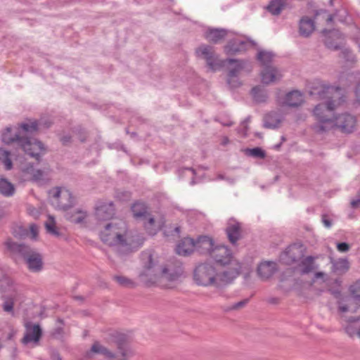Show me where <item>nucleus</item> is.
Masks as SVG:
<instances>
[{"label":"nucleus","instance_id":"a19ab883","mask_svg":"<svg viewBox=\"0 0 360 360\" xmlns=\"http://www.w3.org/2000/svg\"><path fill=\"white\" fill-rule=\"evenodd\" d=\"M45 227L49 233L59 236L60 233L56 226V221L53 217L49 216L48 220L45 222Z\"/></svg>","mask_w":360,"mask_h":360},{"label":"nucleus","instance_id":"864d4df0","mask_svg":"<svg viewBox=\"0 0 360 360\" xmlns=\"http://www.w3.org/2000/svg\"><path fill=\"white\" fill-rule=\"evenodd\" d=\"M63 328L62 327H57L54 328L51 333V336L54 338H59L63 335Z\"/></svg>","mask_w":360,"mask_h":360},{"label":"nucleus","instance_id":"de8ad7c7","mask_svg":"<svg viewBox=\"0 0 360 360\" xmlns=\"http://www.w3.org/2000/svg\"><path fill=\"white\" fill-rule=\"evenodd\" d=\"M340 50L341 52L339 54V57L345 59L347 61H350L352 60L353 55L352 51L349 49L342 47V49Z\"/></svg>","mask_w":360,"mask_h":360},{"label":"nucleus","instance_id":"603ef678","mask_svg":"<svg viewBox=\"0 0 360 360\" xmlns=\"http://www.w3.org/2000/svg\"><path fill=\"white\" fill-rule=\"evenodd\" d=\"M337 249L339 252H347L350 249V245L345 242L338 243L337 244Z\"/></svg>","mask_w":360,"mask_h":360},{"label":"nucleus","instance_id":"4468645a","mask_svg":"<svg viewBox=\"0 0 360 360\" xmlns=\"http://www.w3.org/2000/svg\"><path fill=\"white\" fill-rule=\"evenodd\" d=\"M27 269L34 273L40 272L44 268V262L42 255L32 249L28 256L24 259Z\"/></svg>","mask_w":360,"mask_h":360},{"label":"nucleus","instance_id":"9d476101","mask_svg":"<svg viewBox=\"0 0 360 360\" xmlns=\"http://www.w3.org/2000/svg\"><path fill=\"white\" fill-rule=\"evenodd\" d=\"M4 246L9 254V257L15 262L19 258L25 259L32 250L29 245L24 243L15 242L11 238H8L4 242Z\"/></svg>","mask_w":360,"mask_h":360},{"label":"nucleus","instance_id":"09e8293b","mask_svg":"<svg viewBox=\"0 0 360 360\" xmlns=\"http://www.w3.org/2000/svg\"><path fill=\"white\" fill-rule=\"evenodd\" d=\"M325 45L328 49L333 51L342 49V45L334 42L331 39H327L325 41Z\"/></svg>","mask_w":360,"mask_h":360},{"label":"nucleus","instance_id":"c03bdc74","mask_svg":"<svg viewBox=\"0 0 360 360\" xmlns=\"http://www.w3.org/2000/svg\"><path fill=\"white\" fill-rule=\"evenodd\" d=\"M349 292L356 300L360 301V279L349 287Z\"/></svg>","mask_w":360,"mask_h":360},{"label":"nucleus","instance_id":"5701e85b","mask_svg":"<svg viewBox=\"0 0 360 360\" xmlns=\"http://www.w3.org/2000/svg\"><path fill=\"white\" fill-rule=\"evenodd\" d=\"M195 240L190 237L182 238L176 247V252L178 255L188 256L195 251Z\"/></svg>","mask_w":360,"mask_h":360},{"label":"nucleus","instance_id":"f03ea898","mask_svg":"<svg viewBox=\"0 0 360 360\" xmlns=\"http://www.w3.org/2000/svg\"><path fill=\"white\" fill-rule=\"evenodd\" d=\"M100 238L105 244L115 247L120 255H128L136 251L145 240L140 235L129 233L126 223L122 220L106 224L100 232Z\"/></svg>","mask_w":360,"mask_h":360},{"label":"nucleus","instance_id":"2eb2a0df","mask_svg":"<svg viewBox=\"0 0 360 360\" xmlns=\"http://www.w3.org/2000/svg\"><path fill=\"white\" fill-rule=\"evenodd\" d=\"M195 251L200 255L209 257L215 246L213 238L208 236H199L195 240Z\"/></svg>","mask_w":360,"mask_h":360},{"label":"nucleus","instance_id":"8fccbe9b","mask_svg":"<svg viewBox=\"0 0 360 360\" xmlns=\"http://www.w3.org/2000/svg\"><path fill=\"white\" fill-rule=\"evenodd\" d=\"M227 83L231 88H237L241 85L238 77H228Z\"/></svg>","mask_w":360,"mask_h":360},{"label":"nucleus","instance_id":"3c124183","mask_svg":"<svg viewBox=\"0 0 360 360\" xmlns=\"http://www.w3.org/2000/svg\"><path fill=\"white\" fill-rule=\"evenodd\" d=\"M179 233H180V227L179 226H176L173 229H172V227H169V229L165 230L164 232V234L166 236H179Z\"/></svg>","mask_w":360,"mask_h":360},{"label":"nucleus","instance_id":"4c0bfd02","mask_svg":"<svg viewBox=\"0 0 360 360\" xmlns=\"http://www.w3.org/2000/svg\"><path fill=\"white\" fill-rule=\"evenodd\" d=\"M349 268V264L347 259H340L333 264V271L338 274L346 272Z\"/></svg>","mask_w":360,"mask_h":360},{"label":"nucleus","instance_id":"a878e982","mask_svg":"<svg viewBox=\"0 0 360 360\" xmlns=\"http://www.w3.org/2000/svg\"><path fill=\"white\" fill-rule=\"evenodd\" d=\"M276 264L273 262H261L257 269L259 277L262 280H267L276 271Z\"/></svg>","mask_w":360,"mask_h":360},{"label":"nucleus","instance_id":"6e6d98bb","mask_svg":"<svg viewBox=\"0 0 360 360\" xmlns=\"http://www.w3.org/2000/svg\"><path fill=\"white\" fill-rule=\"evenodd\" d=\"M72 138L70 135H64L60 138L63 146H68L72 142Z\"/></svg>","mask_w":360,"mask_h":360},{"label":"nucleus","instance_id":"39448f33","mask_svg":"<svg viewBox=\"0 0 360 360\" xmlns=\"http://www.w3.org/2000/svg\"><path fill=\"white\" fill-rule=\"evenodd\" d=\"M309 94L316 99H328V101H335V103H338L336 99L342 98V89L340 86L330 85V84L320 80L315 79L309 85Z\"/></svg>","mask_w":360,"mask_h":360},{"label":"nucleus","instance_id":"5fc2aeb1","mask_svg":"<svg viewBox=\"0 0 360 360\" xmlns=\"http://www.w3.org/2000/svg\"><path fill=\"white\" fill-rule=\"evenodd\" d=\"M345 332L347 333V334H348L350 337H353L355 335H357L358 330H356V328L354 326H352V325L347 326L345 327Z\"/></svg>","mask_w":360,"mask_h":360},{"label":"nucleus","instance_id":"e2e57ef3","mask_svg":"<svg viewBox=\"0 0 360 360\" xmlns=\"http://www.w3.org/2000/svg\"><path fill=\"white\" fill-rule=\"evenodd\" d=\"M13 236L15 237V238H25L26 236H27V230L25 229H22V231L19 233H16V232H14L13 233Z\"/></svg>","mask_w":360,"mask_h":360},{"label":"nucleus","instance_id":"393cba45","mask_svg":"<svg viewBox=\"0 0 360 360\" xmlns=\"http://www.w3.org/2000/svg\"><path fill=\"white\" fill-rule=\"evenodd\" d=\"M303 103L302 94L297 90H292L287 93L281 105L282 106H288L296 108L300 106Z\"/></svg>","mask_w":360,"mask_h":360},{"label":"nucleus","instance_id":"4be33fe9","mask_svg":"<svg viewBox=\"0 0 360 360\" xmlns=\"http://www.w3.org/2000/svg\"><path fill=\"white\" fill-rule=\"evenodd\" d=\"M303 256L302 249L296 245L288 247L282 255V259L285 261L287 264H293L299 261Z\"/></svg>","mask_w":360,"mask_h":360},{"label":"nucleus","instance_id":"338daca9","mask_svg":"<svg viewBox=\"0 0 360 360\" xmlns=\"http://www.w3.org/2000/svg\"><path fill=\"white\" fill-rule=\"evenodd\" d=\"M217 179L227 180V181H230L231 183H233L234 182V179H233L226 178L223 174H218L217 175Z\"/></svg>","mask_w":360,"mask_h":360},{"label":"nucleus","instance_id":"6ab92c4d","mask_svg":"<svg viewBox=\"0 0 360 360\" xmlns=\"http://www.w3.org/2000/svg\"><path fill=\"white\" fill-rule=\"evenodd\" d=\"M142 220L144 221L143 226L146 232L150 236L157 234V233L163 228L165 224L164 219L156 221L150 213L147 215V217H145Z\"/></svg>","mask_w":360,"mask_h":360},{"label":"nucleus","instance_id":"49530a36","mask_svg":"<svg viewBox=\"0 0 360 360\" xmlns=\"http://www.w3.org/2000/svg\"><path fill=\"white\" fill-rule=\"evenodd\" d=\"M249 301H250L249 298L244 299L240 302H238L233 304L231 307H228L227 309H225V311H231V310H238L240 309H242L246 306V304L249 302Z\"/></svg>","mask_w":360,"mask_h":360},{"label":"nucleus","instance_id":"f257e3e1","mask_svg":"<svg viewBox=\"0 0 360 360\" xmlns=\"http://www.w3.org/2000/svg\"><path fill=\"white\" fill-rule=\"evenodd\" d=\"M41 125V120L26 119L25 122L18 124V130L13 134L11 133V128L7 127L2 134V141L6 145H13L16 148L21 149L39 162L41 155L46 152V148L41 141L31 136L38 133Z\"/></svg>","mask_w":360,"mask_h":360},{"label":"nucleus","instance_id":"58836bf2","mask_svg":"<svg viewBox=\"0 0 360 360\" xmlns=\"http://www.w3.org/2000/svg\"><path fill=\"white\" fill-rule=\"evenodd\" d=\"M112 279L122 287L134 288L136 285L132 280L124 276H113Z\"/></svg>","mask_w":360,"mask_h":360},{"label":"nucleus","instance_id":"37998d69","mask_svg":"<svg viewBox=\"0 0 360 360\" xmlns=\"http://www.w3.org/2000/svg\"><path fill=\"white\" fill-rule=\"evenodd\" d=\"M72 132L78 138L80 142L84 143L88 137L87 131L81 126H77L72 129Z\"/></svg>","mask_w":360,"mask_h":360},{"label":"nucleus","instance_id":"f8f14e48","mask_svg":"<svg viewBox=\"0 0 360 360\" xmlns=\"http://www.w3.org/2000/svg\"><path fill=\"white\" fill-rule=\"evenodd\" d=\"M229 269L220 274L217 273V283L215 287L220 288L231 283L241 271V264L239 262H233L228 265Z\"/></svg>","mask_w":360,"mask_h":360},{"label":"nucleus","instance_id":"e433bc0d","mask_svg":"<svg viewBox=\"0 0 360 360\" xmlns=\"http://www.w3.org/2000/svg\"><path fill=\"white\" fill-rule=\"evenodd\" d=\"M243 151L246 155L255 158L264 159L266 157L265 150H264L260 147H255L254 148H245Z\"/></svg>","mask_w":360,"mask_h":360},{"label":"nucleus","instance_id":"c9c22d12","mask_svg":"<svg viewBox=\"0 0 360 360\" xmlns=\"http://www.w3.org/2000/svg\"><path fill=\"white\" fill-rule=\"evenodd\" d=\"M274 56V55L271 52L260 51L257 53V58L265 68L267 65H271Z\"/></svg>","mask_w":360,"mask_h":360},{"label":"nucleus","instance_id":"2f4dec72","mask_svg":"<svg viewBox=\"0 0 360 360\" xmlns=\"http://www.w3.org/2000/svg\"><path fill=\"white\" fill-rule=\"evenodd\" d=\"M15 186L6 178L0 179V193L4 196L10 197L15 193Z\"/></svg>","mask_w":360,"mask_h":360},{"label":"nucleus","instance_id":"1a4fd4ad","mask_svg":"<svg viewBox=\"0 0 360 360\" xmlns=\"http://www.w3.org/2000/svg\"><path fill=\"white\" fill-rule=\"evenodd\" d=\"M210 257L219 266L225 267L233 262H238L233 257L232 250L226 245H215L211 251Z\"/></svg>","mask_w":360,"mask_h":360},{"label":"nucleus","instance_id":"bf43d9fd","mask_svg":"<svg viewBox=\"0 0 360 360\" xmlns=\"http://www.w3.org/2000/svg\"><path fill=\"white\" fill-rule=\"evenodd\" d=\"M322 279L323 281H326V274L323 272H316L314 274V278L312 279V282L314 283L317 279Z\"/></svg>","mask_w":360,"mask_h":360},{"label":"nucleus","instance_id":"f3484780","mask_svg":"<svg viewBox=\"0 0 360 360\" xmlns=\"http://www.w3.org/2000/svg\"><path fill=\"white\" fill-rule=\"evenodd\" d=\"M225 231L229 241L233 245L241 238V224L233 219H229Z\"/></svg>","mask_w":360,"mask_h":360},{"label":"nucleus","instance_id":"20e7f679","mask_svg":"<svg viewBox=\"0 0 360 360\" xmlns=\"http://www.w3.org/2000/svg\"><path fill=\"white\" fill-rule=\"evenodd\" d=\"M105 339L108 344L116 347V353L111 352L98 342L93 344L91 351L102 354L110 360H129V358L134 355L130 347L131 338L129 335L118 330H110L106 333Z\"/></svg>","mask_w":360,"mask_h":360},{"label":"nucleus","instance_id":"cd10ccee","mask_svg":"<svg viewBox=\"0 0 360 360\" xmlns=\"http://www.w3.org/2000/svg\"><path fill=\"white\" fill-rule=\"evenodd\" d=\"M316 258V257L314 256H307L302 259L299 264L302 275L308 274L317 269V266L315 264V259Z\"/></svg>","mask_w":360,"mask_h":360},{"label":"nucleus","instance_id":"aec40b11","mask_svg":"<svg viewBox=\"0 0 360 360\" xmlns=\"http://www.w3.org/2000/svg\"><path fill=\"white\" fill-rule=\"evenodd\" d=\"M248 49V42L239 39L229 40L224 46V52L227 55H236L244 52Z\"/></svg>","mask_w":360,"mask_h":360},{"label":"nucleus","instance_id":"c85d7f7f","mask_svg":"<svg viewBox=\"0 0 360 360\" xmlns=\"http://www.w3.org/2000/svg\"><path fill=\"white\" fill-rule=\"evenodd\" d=\"M281 122V118L279 113L271 111L266 114L264 117V127L267 129H276L278 127Z\"/></svg>","mask_w":360,"mask_h":360},{"label":"nucleus","instance_id":"ddd939ff","mask_svg":"<svg viewBox=\"0 0 360 360\" xmlns=\"http://www.w3.org/2000/svg\"><path fill=\"white\" fill-rule=\"evenodd\" d=\"M115 214V205L112 202L99 201L95 210V215L98 220H108Z\"/></svg>","mask_w":360,"mask_h":360},{"label":"nucleus","instance_id":"0e129e2a","mask_svg":"<svg viewBox=\"0 0 360 360\" xmlns=\"http://www.w3.org/2000/svg\"><path fill=\"white\" fill-rule=\"evenodd\" d=\"M52 360H63L59 352L58 351H53L51 355Z\"/></svg>","mask_w":360,"mask_h":360},{"label":"nucleus","instance_id":"72a5a7b5","mask_svg":"<svg viewBox=\"0 0 360 360\" xmlns=\"http://www.w3.org/2000/svg\"><path fill=\"white\" fill-rule=\"evenodd\" d=\"M251 94L254 101L258 103H264L268 99L266 91L259 86H254L251 90Z\"/></svg>","mask_w":360,"mask_h":360},{"label":"nucleus","instance_id":"473e14b6","mask_svg":"<svg viewBox=\"0 0 360 360\" xmlns=\"http://www.w3.org/2000/svg\"><path fill=\"white\" fill-rule=\"evenodd\" d=\"M87 214L86 212L83 211L82 210H77L75 212H67L65 214V218L74 223V224H81L84 222V219L86 218Z\"/></svg>","mask_w":360,"mask_h":360},{"label":"nucleus","instance_id":"7c9ffc66","mask_svg":"<svg viewBox=\"0 0 360 360\" xmlns=\"http://www.w3.org/2000/svg\"><path fill=\"white\" fill-rule=\"evenodd\" d=\"M287 6V0H271L266 9L272 15H279Z\"/></svg>","mask_w":360,"mask_h":360},{"label":"nucleus","instance_id":"6e6552de","mask_svg":"<svg viewBox=\"0 0 360 360\" xmlns=\"http://www.w3.org/2000/svg\"><path fill=\"white\" fill-rule=\"evenodd\" d=\"M195 54L197 58L205 60L207 67L212 72H215L224 65V62L219 60L212 46L201 44L195 49Z\"/></svg>","mask_w":360,"mask_h":360},{"label":"nucleus","instance_id":"bb28decb","mask_svg":"<svg viewBox=\"0 0 360 360\" xmlns=\"http://www.w3.org/2000/svg\"><path fill=\"white\" fill-rule=\"evenodd\" d=\"M131 211L136 219H143L150 214L147 205L141 200H136L131 205Z\"/></svg>","mask_w":360,"mask_h":360},{"label":"nucleus","instance_id":"a211bd4d","mask_svg":"<svg viewBox=\"0 0 360 360\" xmlns=\"http://www.w3.org/2000/svg\"><path fill=\"white\" fill-rule=\"evenodd\" d=\"M42 331L39 324L26 326V333L22 339V342L27 345L30 342L38 343L41 338Z\"/></svg>","mask_w":360,"mask_h":360},{"label":"nucleus","instance_id":"052dcab7","mask_svg":"<svg viewBox=\"0 0 360 360\" xmlns=\"http://www.w3.org/2000/svg\"><path fill=\"white\" fill-rule=\"evenodd\" d=\"M322 222L325 225L326 227L330 228L332 225V221L328 218L326 214L322 215Z\"/></svg>","mask_w":360,"mask_h":360},{"label":"nucleus","instance_id":"ea45409f","mask_svg":"<svg viewBox=\"0 0 360 360\" xmlns=\"http://www.w3.org/2000/svg\"><path fill=\"white\" fill-rule=\"evenodd\" d=\"M11 152L4 150L3 148H0V161H1L6 170H10L13 167V163L10 158Z\"/></svg>","mask_w":360,"mask_h":360},{"label":"nucleus","instance_id":"dca6fc26","mask_svg":"<svg viewBox=\"0 0 360 360\" xmlns=\"http://www.w3.org/2000/svg\"><path fill=\"white\" fill-rule=\"evenodd\" d=\"M339 311L341 312L350 311L357 314L355 316H349L347 318V321L349 323L360 321V301L356 300L354 296L351 295L350 297L347 299V304L340 306Z\"/></svg>","mask_w":360,"mask_h":360},{"label":"nucleus","instance_id":"a18cd8bd","mask_svg":"<svg viewBox=\"0 0 360 360\" xmlns=\"http://www.w3.org/2000/svg\"><path fill=\"white\" fill-rule=\"evenodd\" d=\"M14 307V299L8 297L6 299L2 304V308L6 312H13Z\"/></svg>","mask_w":360,"mask_h":360},{"label":"nucleus","instance_id":"412c9836","mask_svg":"<svg viewBox=\"0 0 360 360\" xmlns=\"http://www.w3.org/2000/svg\"><path fill=\"white\" fill-rule=\"evenodd\" d=\"M228 30L223 28L209 27L205 32V38L212 44L221 42L227 36Z\"/></svg>","mask_w":360,"mask_h":360},{"label":"nucleus","instance_id":"79ce46f5","mask_svg":"<svg viewBox=\"0 0 360 360\" xmlns=\"http://www.w3.org/2000/svg\"><path fill=\"white\" fill-rule=\"evenodd\" d=\"M162 271H165L164 273L161 275V281L162 280H166L168 281H174L177 280L180 274H179L176 271H173L172 272H169V269L166 267H162Z\"/></svg>","mask_w":360,"mask_h":360},{"label":"nucleus","instance_id":"4d7b16f0","mask_svg":"<svg viewBox=\"0 0 360 360\" xmlns=\"http://www.w3.org/2000/svg\"><path fill=\"white\" fill-rule=\"evenodd\" d=\"M44 172L41 169H37L34 171L32 174V179L34 181H39L42 179Z\"/></svg>","mask_w":360,"mask_h":360},{"label":"nucleus","instance_id":"c756f323","mask_svg":"<svg viewBox=\"0 0 360 360\" xmlns=\"http://www.w3.org/2000/svg\"><path fill=\"white\" fill-rule=\"evenodd\" d=\"M314 22L308 17H303L300 21V34L303 37H309L314 30Z\"/></svg>","mask_w":360,"mask_h":360},{"label":"nucleus","instance_id":"680f3d73","mask_svg":"<svg viewBox=\"0 0 360 360\" xmlns=\"http://www.w3.org/2000/svg\"><path fill=\"white\" fill-rule=\"evenodd\" d=\"M30 231L33 238H36L38 234V229L35 224H31L30 226Z\"/></svg>","mask_w":360,"mask_h":360},{"label":"nucleus","instance_id":"9b49d317","mask_svg":"<svg viewBox=\"0 0 360 360\" xmlns=\"http://www.w3.org/2000/svg\"><path fill=\"white\" fill-rule=\"evenodd\" d=\"M50 193L57 201V206L63 210H68L76 204V199L72 193L68 189L61 190L56 187L53 188Z\"/></svg>","mask_w":360,"mask_h":360},{"label":"nucleus","instance_id":"f704fd0d","mask_svg":"<svg viewBox=\"0 0 360 360\" xmlns=\"http://www.w3.org/2000/svg\"><path fill=\"white\" fill-rule=\"evenodd\" d=\"M227 62L229 64H236L233 68L229 70L228 77H238V74L240 71L243 69L245 62L243 60L236 58H229L227 59Z\"/></svg>","mask_w":360,"mask_h":360},{"label":"nucleus","instance_id":"b1692460","mask_svg":"<svg viewBox=\"0 0 360 360\" xmlns=\"http://www.w3.org/2000/svg\"><path fill=\"white\" fill-rule=\"evenodd\" d=\"M282 75L278 70L272 65H267L264 68L261 72L262 82L264 84H269L279 80Z\"/></svg>","mask_w":360,"mask_h":360},{"label":"nucleus","instance_id":"774afa93","mask_svg":"<svg viewBox=\"0 0 360 360\" xmlns=\"http://www.w3.org/2000/svg\"><path fill=\"white\" fill-rule=\"evenodd\" d=\"M356 96L357 97L358 101L360 102V82L358 83L356 90H355Z\"/></svg>","mask_w":360,"mask_h":360},{"label":"nucleus","instance_id":"69168bd1","mask_svg":"<svg viewBox=\"0 0 360 360\" xmlns=\"http://www.w3.org/2000/svg\"><path fill=\"white\" fill-rule=\"evenodd\" d=\"M1 281L4 282L8 286L11 285L13 283L12 279L7 276H4Z\"/></svg>","mask_w":360,"mask_h":360},{"label":"nucleus","instance_id":"423d86ee","mask_svg":"<svg viewBox=\"0 0 360 360\" xmlns=\"http://www.w3.org/2000/svg\"><path fill=\"white\" fill-rule=\"evenodd\" d=\"M142 259H146L144 263L143 270L140 273V277L146 278L147 285L155 284L161 282V275L165 271H162V266L155 263L153 259V255L148 252L141 254Z\"/></svg>","mask_w":360,"mask_h":360},{"label":"nucleus","instance_id":"13d9d810","mask_svg":"<svg viewBox=\"0 0 360 360\" xmlns=\"http://www.w3.org/2000/svg\"><path fill=\"white\" fill-rule=\"evenodd\" d=\"M351 207L354 209L360 207V189L357 192V199L352 200L350 202Z\"/></svg>","mask_w":360,"mask_h":360},{"label":"nucleus","instance_id":"7ed1b4c3","mask_svg":"<svg viewBox=\"0 0 360 360\" xmlns=\"http://www.w3.org/2000/svg\"><path fill=\"white\" fill-rule=\"evenodd\" d=\"M340 103H335V101H328L327 103H319L314 110V116L317 122L313 124L312 129L317 134H323L333 127H336L341 132L345 134L352 133L356 128V117L349 113H342L332 117L333 112Z\"/></svg>","mask_w":360,"mask_h":360},{"label":"nucleus","instance_id":"0eeeda50","mask_svg":"<svg viewBox=\"0 0 360 360\" xmlns=\"http://www.w3.org/2000/svg\"><path fill=\"white\" fill-rule=\"evenodd\" d=\"M193 279L198 285L215 286L217 283V270L210 264H200L194 269Z\"/></svg>","mask_w":360,"mask_h":360}]
</instances>
